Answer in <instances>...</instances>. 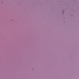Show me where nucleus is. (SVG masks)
Instances as JSON below:
<instances>
[{
    "instance_id": "f257e3e1",
    "label": "nucleus",
    "mask_w": 79,
    "mask_h": 79,
    "mask_svg": "<svg viewBox=\"0 0 79 79\" xmlns=\"http://www.w3.org/2000/svg\"><path fill=\"white\" fill-rule=\"evenodd\" d=\"M63 11V12H64V11Z\"/></svg>"
}]
</instances>
